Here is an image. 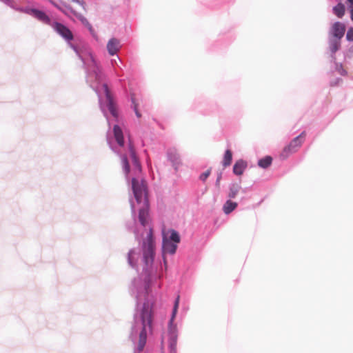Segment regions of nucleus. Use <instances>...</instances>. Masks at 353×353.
<instances>
[{
  "label": "nucleus",
  "mask_w": 353,
  "mask_h": 353,
  "mask_svg": "<svg viewBox=\"0 0 353 353\" xmlns=\"http://www.w3.org/2000/svg\"><path fill=\"white\" fill-rule=\"evenodd\" d=\"M341 82H342V79L341 78H336L334 80H331L330 84L331 86L338 85Z\"/></svg>",
  "instance_id": "nucleus-22"
},
{
  "label": "nucleus",
  "mask_w": 353,
  "mask_h": 353,
  "mask_svg": "<svg viewBox=\"0 0 353 353\" xmlns=\"http://www.w3.org/2000/svg\"><path fill=\"white\" fill-rule=\"evenodd\" d=\"M16 11L31 15L51 26L64 39L82 61L86 73V81L97 93L100 109L106 118L109 127H111L112 121L117 122L119 114L116 103L108 85L103 81L104 75L92 52L88 48H80L72 43L74 34L70 28L61 22L52 21L45 12L29 6L23 7L20 4Z\"/></svg>",
  "instance_id": "nucleus-2"
},
{
  "label": "nucleus",
  "mask_w": 353,
  "mask_h": 353,
  "mask_svg": "<svg viewBox=\"0 0 353 353\" xmlns=\"http://www.w3.org/2000/svg\"><path fill=\"white\" fill-rule=\"evenodd\" d=\"M333 13L338 17L339 18H342L345 12V5L342 3H338L335 6L332 8Z\"/></svg>",
  "instance_id": "nucleus-13"
},
{
  "label": "nucleus",
  "mask_w": 353,
  "mask_h": 353,
  "mask_svg": "<svg viewBox=\"0 0 353 353\" xmlns=\"http://www.w3.org/2000/svg\"><path fill=\"white\" fill-rule=\"evenodd\" d=\"M243 193H245L247 191V188H241V189Z\"/></svg>",
  "instance_id": "nucleus-31"
},
{
  "label": "nucleus",
  "mask_w": 353,
  "mask_h": 353,
  "mask_svg": "<svg viewBox=\"0 0 353 353\" xmlns=\"http://www.w3.org/2000/svg\"><path fill=\"white\" fill-rule=\"evenodd\" d=\"M85 27L88 29L90 32L94 36V30L92 25L89 23V25H86Z\"/></svg>",
  "instance_id": "nucleus-27"
},
{
  "label": "nucleus",
  "mask_w": 353,
  "mask_h": 353,
  "mask_svg": "<svg viewBox=\"0 0 353 353\" xmlns=\"http://www.w3.org/2000/svg\"><path fill=\"white\" fill-rule=\"evenodd\" d=\"M107 142L110 149L121 159L123 172L126 179L132 175L131 186L133 197L130 198L132 224H126L128 230H132L138 241L143 236L141 246L129 250L127 260L128 265L139 272L137 277L132 281L130 293L135 299L143 300L153 297L152 285L161 280L167 270L166 255H174L181 242L179 233L172 228L163 227L161 230V255L157 257L156 244L149 214L150 204L148 198L147 185L144 180L139 181L141 165L137 156L133 143L128 139L125 145L123 132L118 124H114L112 135L108 134Z\"/></svg>",
  "instance_id": "nucleus-1"
},
{
  "label": "nucleus",
  "mask_w": 353,
  "mask_h": 353,
  "mask_svg": "<svg viewBox=\"0 0 353 353\" xmlns=\"http://www.w3.org/2000/svg\"><path fill=\"white\" fill-rule=\"evenodd\" d=\"M61 8L59 11L68 18H70L71 15L74 16L77 13V11H75L70 5L63 1H61Z\"/></svg>",
  "instance_id": "nucleus-10"
},
{
  "label": "nucleus",
  "mask_w": 353,
  "mask_h": 353,
  "mask_svg": "<svg viewBox=\"0 0 353 353\" xmlns=\"http://www.w3.org/2000/svg\"><path fill=\"white\" fill-rule=\"evenodd\" d=\"M232 161V153L230 150H227L225 152L223 160V165L224 167L229 166Z\"/></svg>",
  "instance_id": "nucleus-17"
},
{
  "label": "nucleus",
  "mask_w": 353,
  "mask_h": 353,
  "mask_svg": "<svg viewBox=\"0 0 353 353\" xmlns=\"http://www.w3.org/2000/svg\"><path fill=\"white\" fill-rule=\"evenodd\" d=\"M221 178H222V173L219 172L217 175V178H216V180L215 182V185L218 187L219 186L220 181H221Z\"/></svg>",
  "instance_id": "nucleus-25"
},
{
  "label": "nucleus",
  "mask_w": 353,
  "mask_h": 353,
  "mask_svg": "<svg viewBox=\"0 0 353 353\" xmlns=\"http://www.w3.org/2000/svg\"><path fill=\"white\" fill-rule=\"evenodd\" d=\"M107 51L108 54L110 56H114L117 55V58L119 59V61L121 62V59L117 55L118 52L121 48V44L120 42V40L112 37L108 41L107 46H106Z\"/></svg>",
  "instance_id": "nucleus-6"
},
{
  "label": "nucleus",
  "mask_w": 353,
  "mask_h": 353,
  "mask_svg": "<svg viewBox=\"0 0 353 353\" xmlns=\"http://www.w3.org/2000/svg\"><path fill=\"white\" fill-rule=\"evenodd\" d=\"M347 7L350 11V19L352 20V21H353V6H350V5H347Z\"/></svg>",
  "instance_id": "nucleus-26"
},
{
  "label": "nucleus",
  "mask_w": 353,
  "mask_h": 353,
  "mask_svg": "<svg viewBox=\"0 0 353 353\" xmlns=\"http://www.w3.org/2000/svg\"><path fill=\"white\" fill-rule=\"evenodd\" d=\"M345 58L352 59L353 58V45L350 46L348 49L344 52Z\"/></svg>",
  "instance_id": "nucleus-19"
},
{
  "label": "nucleus",
  "mask_w": 353,
  "mask_h": 353,
  "mask_svg": "<svg viewBox=\"0 0 353 353\" xmlns=\"http://www.w3.org/2000/svg\"><path fill=\"white\" fill-rule=\"evenodd\" d=\"M210 173H211V169H208V170H206L205 172H203L199 176V179L201 181L205 182L206 181V179L208 178V176L210 175Z\"/></svg>",
  "instance_id": "nucleus-20"
},
{
  "label": "nucleus",
  "mask_w": 353,
  "mask_h": 353,
  "mask_svg": "<svg viewBox=\"0 0 353 353\" xmlns=\"http://www.w3.org/2000/svg\"><path fill=\"white\" fill-rule=\"evenodd\" d=\"M74 17L77 18L84 26H85L86 25H89L88 20L81 14L77 12Z\"/></svg>",
  "instance_id": "nucleus-18"
},
{
  "label": "nucleus",
  "mask_w": 353,
  "mask_h": 353,
  "mask_svg": "<svg viewBox=\"0 0 353 353\" xmlns=\"http://www.w3.org/2000/svg\"><path fill=\"white\" fill-rule=\"evenodd\" d=\"M345 32V26L340 22H334L328 33V50L330 57L335 59L336 52L341 48V39Z\"/></svg>",
  "instance_id": "nucleus-3"
},
{
  "label": "nucleus",
  "mask_w": 353,
  "mask_h": 353,
  "mask_svg": "<svg viewBox=\"0 0 353 353\" xmlns=\"http://www.w3.org/2000/svg\"><path fill=\"white\" fill-rule=\"evenodd\" d=\"M241 189V185L237 183H233L230 185L228 197L230 199H234L240 190Z\"/></svg>",
  "instance_id": "nucleus-12"
},
{
  "label": "nucleus",
  "mask_w": 353,
  "mask_h": 353,
  "mask_svg": "<svg viewBox=\"0 0 353 353\" xmlns=\"http://www.w3.org/2000/svg\"><path fill=\"white\" fill-rule=\"evenodd\" d=\"M71 1L78 3L79 5H80L82 7V8L83 10H85L86 3L84 0H71Z\"/></svg>",
  "instance_id": "nucleus-23"
},
{
  "label": "nucleus",
  "mask_w": 353,
  "mask_h": 353,
  "mask_svg": "<svg viewBox=\"0 0 353 353\" xmlns=\"http://www.w3.org/2000/svg\"><path fill=\"white\" fill-rule=\"evenodd\" d=\"M0 1L16 11L19 5L22 3L23 0H0Z\"/></svg>",
  "instance_id": "nucleus-16"
},
{
  "label": "nucleus",
  "mask_w": 353,
  "mask_h": 353,
  "mask_svg": "<svg viewBox=\"0 0 353 353\" xmlns=\"http://www.w3.org/2000/svg\"><path fill=\"white\" fill-rule=\"evenodd\" d=\"M346 5H350L353 6V0H347Z\"/></svg>",
  "instance_id": "nucleus-29"
},
{
  "label": "nucleus",
  "mask_w": 353,
  "mask_h": 353,
  "mask_svg": "<svg viewBox=\"0 0 353 353\" xmlns=\"http://www.w3.org/2000/svg\"><path fill=\"white\" fill-rule=\"evenodd\" d=\"M49 3L52 5L54 8H56L58 10H61V5L57 3L56 1L53 0H48Z\"/></svg>",
  "instance_id": "nucleus-24"
},
{
  "label": "nucleus",
  "mask_w": 353,
  "mask_h": 353,
  "mask_svg": "<svg viewBox=\"0 0 353 353\" xmlns=\"http://www.w3.org/2000/svg\"><path fill=\"white\" fill-rule=\"evenodd\" d=\"M331 62L334 64L335 71L339 73L341 76H346L347 74V72L343 68V65L336 62V57L335 59H333V58L331 57Z\"/></svg>",
  "instance_id": "nucleus-15"
},
{
  "label": "nucleus",
  "mask_w": 353,
  "mask_h": 353,
  "mask_svg": "<svg viewBox=\"0 0 353 353\" xmlns=\"http://www.w3.org/2000/svg\"><path fill=\"white\" fill-rule=\"evenodd\" d=\"M305 132H302L299 135L294 138L290 143L286 145L280 154L282 160L286 159L290 154L296 152L301 145Z\"/></svg>",
  "instance_id": "nucleus-5"
},
{
  "label": "nucleus",
  "mask_w": 353,
  "mask_h": 353,
  "mask_svg": "<svg viewBox=\"0 0 353 353\" xmlns=\"http://www.w3.org/2000/svg\"><path fill=\"white\" fill-rule=\"evenodd\" d=\"M346 39L348 41L353 42V27H350L346 33Z\"/></svg>",
  "instance_id": "nucleus-21"
},
{
  "label": "nucleus",
  "mask_w": 353,
  "mask_h": 353,
  "mask_svg": "<svg viewBox=\"0 0 353 353\" xmlns=\"http://www.w3.org/2000/svg\"><path fill=\"white\" fill-rule=\"evenodd\" d=\"M85 27L88 29L90 32L94 36V30L92 25L89 23V25H86Z\"/></svg>",
  "instance_id": "nucleus-28"
},
{
  "label": "nucleus",
  "mask_w": 353,
  "mask_h": 353,
  "mask_svg": "<svg viewBox=\"0 0 353 353\" xmlns=\"http://www.w3.org/2000/svg\"><path fill=\"white\" fill-rule=\"evenodd\" d=\"M272 158L270 156H266V157L259 160L258 165L260 168L266 169L269 166H270V165L272 164Z\"/></svg>",
  "instance_id": "nucleus-14"
},
{
  "label": "nucleus",
  "mask_w": 353,
  "mask_h": 353,
  "mask_svg": "<svg viewBox=\"0 0 353 353\" xmlns=\"http://www.w3.org/2000/svg\"><path fill=\"white\" fill-rule=\"evenodd\" d=\"M129 100L131 102L130 107L134 110L135 115L137 118L141 117V114L138 110L139 103L137 102L135 94L133 92L130 93Z\"/></svg>",
  "instance_id": "nucleus-9"
},
{
  "label": "nucleus",
  "mask_w": 353,
  "mask_h": 353,
  "mask_svg": "<svg viewBox=\"0 0 353 353\" xmlns=\"http://www.w3.org/2000/svg\"><path fill=\"white\" fill-rule=\"evenodd\" d=\"M167 157L168 161L171 162L172 165L175 171H177L179 167L181 164V161L179 154L176 152V150L175 148H169L167 150Z\"/></svg>",
  "instance_id": "nucleus-7"
},
{
  "label": "nucleus",
  "mask_w": 353,
  "mask_h": 353,
  "mask_svg": "<svg viewBox=\"0 0 353 353\" xmlns=\"http://www.w3.org/2000/svg\"><path fill=\"white\" fill-rule=\"evenodd\" d=\"M247 167V161L243 159H239L234 164L233 172L237 176L242 175Z\"/></svg>",
  "instance_id": "nucleus-8"
},
{
  "label": "nucleus",
  "mask_w": 353,
  "mask_h": 353,
  "mask_svg": "<svg viewBox=\"0 0 353 353\" xmlns=\"http://www.w3.org/2000/svg\"><path fill=\"white\" fill-rule=\"evenodd\" d=\"M180 296L178 295L174 300L171 317L168 326V349L169 353H177L176 344L178 340V330L174 319L179 305Z\"/></svg>",
  "instance_id": "nucleus-4"
},
{
  "label": "nucleus",
  "mask_w": 353,
  "mask_h": 353,
  "mask_svg": "<svg viewBox=\"0 0 353 353\" xmlns=\"http://www.w3.org/2000/svg\"><path fill=\"white\" fill-rule=\"evenodd\" d=\"M238 206L237 203L232 201L230 199L227 200L223 206V211L225 214H230Z\"/></svg>",
  "instance_id": "nucleus-11"
},
{
  "label": "nucleus",
  "mask_w": 353,
  "mask_h": 353,
  "mask_svg": "<svg viewBox=\"0 0 353 353\" xmlns=\"http://www.w3.org/2000/svg\"><path fill=\"white\" fill-rule=\"evenodd\" d=\"M111 63H112V65H114V63H115L116 65H117V60H116V59H112V60H111Z\"/></svg>",
  "instance_id": "nucleus-30"
}]
</instances>
